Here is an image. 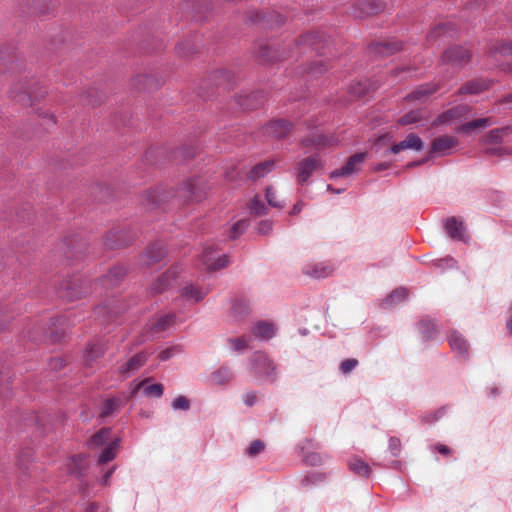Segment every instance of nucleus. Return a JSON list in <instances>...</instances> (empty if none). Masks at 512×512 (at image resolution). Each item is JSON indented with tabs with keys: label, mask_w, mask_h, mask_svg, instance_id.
<instances>
[{
	"label": "nucleus",
	"mask_w": 512,
	"mask_h": 512,
	"mask_svg": "<svg viewBox=\"0 0 512 512\" xmlns=\"http://www.w3.org/2000/svg\"><path fill=\"white\" fill-rule=\"evenodd\" d=\"M250 372L256 378H263L270 382H275L277 379L275 364L267 354L262 351H256L251 355Z\"/></svg>",
	"instance_id": "1"
},
{
	"label": "nucleus",
	"mask_w": 512,
	"mask_h": 512,
	"mask_svg": "<svg viewBox=\"0 0 512 512\" xmlns=\"http://www.w3.org/2000/svg\"><path fill=\"white\" fill-rule=\"evenodd\" d=\"M90 291V283L79 276L65 280L61 283L58 294L66 301H74L85 296Z\"/></svg>",
	"instance_id": "2"
},
{
	"label": "nucleus",
	"mask_w": 512,
	"mask_h": 512,
	"mask_svg": "<svg viewBox=\"0 0 512 512\" xmlns=\"http://www.w3.org/2000/svg\"><path fill=\"white\" fill-rule=\"evenodd\" d=\"M471 47L468 45H452L442 55V62L452 67H463L471 60Z\"/></svg>",
	"instance_id": "3"
},
{
	"label": "nucleus",
	"mask_w": 512,
	"mask_h": 512,
	"mask_svg": "<svg viewBox=\"0 0 512 512\" xmlns=\"http://www.w3.org/2000/svg\"><path fill=\"white\" fill-rule=\"evenodd\" d=\"M217 249L214 245H206L203 248L201 254V262L209 271H217L227 267L230 264V260L228 255L224 254L222 256L216 257Z\"/></svg>",
	"instance_id": "4"
},
{
	"label": "nucleus",
	"mask_w": 512,
	"mask_h": 512,
	"mask_svg": "<svg viewBox=\"0 0 512 512\" xmlns=\"http://www.w3.org/2000/svg\"><path fill=\"white\" fill-rule=\"evenodd\" d=\"M323 164L318 155L308 156L298 162L297 170V182L299 184H305L312 174L319 168H322Z\"/></svg>",
	"instance_id": "5"
},
{
	"label": "nucleus",
	"mask_w": 512,
	"mask_h": 512,
	"mask_svg": "<svg viewBox=\"0 0 512 512\" xmlns=\"http://www.w3.org/2000/svg\"><path fill=\"white\" fill-rule=\"evenodd\" d=\"M181 271L182 268L180 265H174L169 268L151 284L150 293L152 295L161 294L172 287Z\"/></svg>",
	"instance_id": "6"
},
{
	"label": "nucleus",
	"mask_w": 512,
	"mask_h": 512,
	"mask_svg": "<svg viewBox=\"0 0 512 512\" xmlns=\"http://www.w3.org/2000/svg\"><path fill=\"white\" fill-rule=\"evenodd\" d=\"M149 355L144 352H138L128 360L120 364L117 368L118 374L126 379L133 376L136 372H138L147 362Z\"/></svg>",
	"instance_id": "7"
},
{
	"label": "nucleus",
	"mask_w": 512,
	"mask_h": 512,
	"mask_svg": "<svg viewBox=\"0 0 512 512\" xmlns=\"http://www.w3.org/2000/svg\"><path fill=\"white\" fill-rule=\"evenodd\" d=\"M458 143V139L451 135L436 137L431 143L430 154H436L439 156L450 155Z\"/></svg>",
	"instance_id": "8"
},
{
	"label": "nucleus",
	"mask_w": 512,
	"mask_h": 512,
	"mask_svg": "<svg viewBox=\"0 0 512 512\" xmlns=\"http://www.w3.org/2000/svg\"><path fill=\"white\" fill-rule=\"evenodd\" d=\"M177 193L185 202H199L205 195L204 190L199 186L196 179H189L184 182Z\"/></svg>",
	"instance_id": "9"
},
{
	"label": "nucleus",
	"mask_w": 512,
	"mask_h": 512,
	"mask_svg": "<svg viewBox=\"0 0 512 512\" xmlns=\"http://www.w3.org/2000/svg\"><path fill=\"white\" fill-rule=\"evenodd\" d=\"M325 41V36L320 32H310L302 35L300 39L296 42V47L299 49L300 53H306L308 50H315L320 53L321 43Z\"/></svg>",
	"instance_id": "10"
},
{
	"label": "nucleus",
	"mask_w": 512,
	"mask_h": 512,
	"mask_svg": "<svg viewBox=\"0 0 512 512\" xmlns=\"http://www.w3.org/2000/svg\"><path fill=\"white\" fill-rule=\"evenodd\" d=\"M10 95L23 105H28L32 104L33 98H38L41 94H38L33 89L32 85H30L28 81H25L24 83H20L19 86L18 84H13L10 89Z\"/></svg>",
	"instance_id": "11"
},
{
	"label": "nucleus",
	"mask_w": 512,
	"mask_h": 512,
	"mask_svg": "<svg viewBox=\"0 0 512 512\" xmlns=\"http://www.w3.org/2000/svg\"><path fill=\"white\" fill-rule=\"evenodd\" d=\"M249 20L255 24H264L270 28L280 26L285 22V18L278 12L264 13L262 11H252L249 13Z\"/></svg>",
	"instance_id": "12"
},
{
	"label": "nucleus",
	"mask_w": 512,
	"mask_h": 512,
	"mask_svg": "<svg viewBox=\"0 0 512 512\" xmlns=\"http://www.w3.org/2000/svg\"><path fill=\"white\" fill-rule=\"evenodd\" d=\"M134 234L130 231L113 230L106 235L105 246L108 249H116L128 246L132 243Z\"/></svg>",
	"instance_id": "13"
},
{
	"label": "nucleus",
	"mask_w": 512,
	"mask_h": 512,
	"mask_svg": "<svg viewBox=\"0 0 512 512\" xmlns=\"http://www.w3.org/2000/svg\"><path fill=\"white\" fill-rule=\"evenodd\" d=\"M121 312V307L118 300H113L108 304H103L95 307L94 315L101 323L112 322Z\"/></svg>",
	"instance_id": "14"
},
{
	"label": "nucleus",
	"mask_w": 512,
	"mask_h": 512,
	"mask_svg": "<svg viewBox=\"0 0 512 512\" xmlns=\"http://www.w3.org/2000/svg\"><path fill=\"white\" fill-rule=\"evenodd\" d=\"M384 10V4L380 0H359L354 6V15L358 18L371 16Z\"/></svg>",
	"instance_id": "15"
},
{
	"label": "nucleus",
	"mask_w": 512,
	"mask_h": 512,
	"mask_svg": "<svg viewBox=\"0 0 512 512\" xmlns=\"http://www.w3.org/2000/svg\"><path fill=\"white\" fill-rule=\"evenodd\" d=\"M292 129V123L284 120L278 119L273 120L267 123L263 127V133L267 136H271L277 139H282L286 137Z\"/></svg>",
	"instance_id": "16"
},
{
	"label": "nucleus",
	"mask_w": 512,
	"mask_h": 512,
	"mask_svg": "<svg viewBox=\"0 0 512 512\" xmlns=\"http://www.w3.org/2000/svg\"><path fill=\"white\" fill-rule=\"evenodd\" d=\"M470 111L471 107L467 104L456 105L439 114L436 118V123L446 124L454 120H461L466 118Z\"/></svg>",
	"instance_id": "17"
},
{
	"label": "nucleus",
	"mask_w": 512,
	"mask_h": 512,
	"mask_svg": "<svg viewBox=\"0 0 512 512\" xmlns=\"http://www.w3.org/2000/svg\"><path fill=\"white\" fill-rule=\"evenodd\" d=\"M365 156V153H356L352 155L343 167L331 172L330 178L336 179L338 177H346L357 172L359 170L358 166L364 161Z\"/></svg>",
	"instance_id": "18"
},
{
	"label": "nucleus",
	"mask_w": 512,
	"mask_h": 512,
	"mask_svg": "<svg viewBox=\"0 0 512 512\" xmlns=\"http://www.w3.org/2000/svg\"><path fill=\"white\" fill-rule=\"evenodd\" d=\"M106 350L107 346L102 340H96L88 343L84 351L85 364L87 366H91L95 361L104 355Z\"/></svg>",
	"instance_id": "19"
},
{
	"label": "nucleus",
	"mask_w": 512,
	"mask_h": 512,
	"mask_svg": "<svg viewBox=\"0 0 512 512\" xmlns=\"http://www.w3.org/2000/svg\"><path fill=\"white\" fill-rule=\"evenodd\" d=\"M69 317L61 315L51 319V328L48 331V337L52 342L60 341L66 332V327L69 326Z\"/></svg>",
	"instance_id": "20"
},
{
	"label": "nucleus",
	"mask_w": 512,
	"mask_h": 512,
	"mask_svg": "<svg viewBox=\"0 0 512 512\" xmlns=\"http://www.w3.org/2000/svg\"><path fill=\"white\" fill-rule=\"evenodd\" d=\"M440 89L439 83H426L418 86L415 90L409 93L405 99L407 101H420L425 102L429 96L436 93Z\"/></svg>",
	"instance_id": "21"
},
{
	"label": "nucleus",
	"mask_w": 512,
	"mask_h": 512,
	"mask_svg": "<svg viewBox=\"0 0 512 512\" xmlns=\"http://www.w3.org/2000/svg\"><path fill=\"white\" fill-rule=\"evenodd\" d=\"M490 85L491 82L487 79H472L462 85V87L457 91V95H477L487 90L490 87Z\"/></svg>",
	"instance_id": "22"
},
{
	"label": "nucleus",
	"mask_w": 512,
	"mask_h": 512,
	"mask_svg": "<svg viewBox=\"0 0 512 512\" xmlns=\"http://www.w3.org/2000/svg\"><path fill=\"white\" fill-rule=\"evenodd\" d=\"M422 147H423V142H422L421 138L414 133H410L406 136V138L404 140H402L396 144H393L389 150L391 153L397 154L400 151L405 150V149H414V150L419 151L422 149Z\"/></svg>",
	"instance_id": "23"
},
{
	"label": "nucleus",
	"mask_w": 512,
	"mask_h": 512,
	"mask_svg": "<svg viewBox=\"0 0 512 512\" xmlns=\"http://www.w3.org/2000/svg\"><path fill=\"white\" fill-rule=\"evenodd\" d=\"M371 52L380 56H389L402 49V43L399 41H384L372 43L369 46Z\"/></svg>",
	"instance_id": "24"
},
{
	"label": "nucleus",
	"mask_w": 512,
	"mask_h": 512,
	"mask_svg": "<svg viewBox=\"0 0 512 512\" xmlns=\"http://www.w3.org/2000/svg\"><path fill=\"white\" fill-rule=\"evenodd\" d=\"M444 228L447 234L454 240L464 241V225L462 221H458L455 217L447 218L444 222Z\"/></svg>",
	"instance_id": "25"
},
{
	"label": "nucleus",
	"mask_w": 512,
	"mask_h": 512,
	"mask_svg": "<svg viewBox=\"0 0 512 512\" xmlns=\"http://www.w3.org/2000/svg\"><path fill=\"white\" fill-rule=\"evenodd\" d=\"M148 379L142 380L135 384L131 394L135 395L140 389H143V394L149 397L160 398L163 395L164 387L160 383L146 385Z\"/></svg>",
	"instance_id": "26"
},
{
	"label": "nucleus",
	"mask_w": 512,
	"mask_h": 512,
	"mask_svg": "<svg viewBox=\"0 0 512 512\" xmlns=\"http://www.w3.org/2000/svg\"><path fill=\"white\" fill-rule=\"evenodd\" d=\"M125 275L126 270L123 266H114L99 280V283L105 287H114L125 277Z\"/></svg>",
	"instance_id": "27"
},
{
	"label": "nucleus",
	"mask_w": 512,
	"mask_h": 512,
	"mask_svg": "<svg viewBox=\"0 0 512 512\" xmlns=\"http://www.w3.org/2000/svg\"><path fill=\"white\" fill-rule=\"evenodd\" d=\"M175 314L168 313L165 315H162L158 317L155 320H152L149 322V328L152 334H158L165 330H167L169 327H171L175 323Z\"/></svg>",
	"instance_id": "28"
},
{
	"label": "nucleus",
	"mask_w": 512,
	"mask_h": 512,
	"mask_svg": "<svg viewBox=\"0 0 512 512\" xmlns=\"http://www.w3.org/2000/svg\"><path fill=\"white\" fill-rule=\"evenodd\" d=\"M333 271L331 265L326 263L308 264L303 268V273L313 278H325Z\"/></svg>",
	"instance_id": "29"
},
{
	"label": "nucleus",
	"mask_w": 512,
	"mask_h": 512,
	"mask_svg": "<svg viewBox=\"0 0 512 512\" xmlns=\"http://www.w3.org/2000/svg\"><path fill=\"white\" fill-rule=\"evenodd\" d=\"M123 398L121 396H113L105 399L102 402L99 416L102 418L109 417L116 413L123 405Z\"/></svg>",
	"instance_id": "30"
},
{
	"label": "nucleus",
	"mask_w": 512,
	"mask_h": 512,
	"mask_svg": "<svg viewBox=\"0 0 512 512\" xmlns=\"http://www.w3.org/2000/svg\"><path fill=\"white\" fill-rule=\"evenodd\" d=\"M252 333L258 338L269 340L275 336L276 327L272 322L259 321L252 328Z\"/></svg>",
	"instance_id": "31"
},
{
	"label": "nucleus",
	"mask_w": 512,
	"mask_h": 512,
	"mask_svg": "<svg viewBox=\"0 0 512 512\" xmlns=\"http://www.w3.org/2000/svg\"><path fill=\"white\" fill-rule=\"evenodd\" d=\"M448 340H449L451 349L455 353H458L459 355H461L463 357H466L468 355L469 345H468V342L466 341V339L461 334H459L457 331H453L450 334Z\"/></svg>",
	"instance_id": "32"
},
{
	"label": "nucleus",
	"mask_w": 512,
	"mask_h": 512,
	"mask_svg": "<svg viewBox=\"0 0 512 512\" xmlns=\"http://www.w3.org/2000/svg\"><path fill=\"white\" fill-rule=\"evenodd\" d=\"M165 252L161 243H153L147 248L143 261L146 265L157 263L164 257Z\"/></svg>",
	"instance_id": "33"
},
{
	"label": "nucleus",
	"mask_w": 512,
	"mask_h": 512,
	"mask_svg": "<svg viewBox=\"0 0 512 512\" xmlns=\"http://www.w3.org/2000/svg\"><path fill=\"white\" fill-rule=\"evenodd\" d=\"M208 294L207 289H203L200 287H197L193 284L186 285L182 289L181 296L186 299L187 301H193L194 303H197L204 299V297Z\"/></svg>",
	"instance_id": "34"
},
{
	"label": "nucleus",
	"mask_w": 512,
	"mask_h": 512,
	"mask_svg": "<svg viewBox=\"0 0 512 512\" xmlns=\"http://www.w3.org/2000/svg\"><path fill=\"white\" fill-rule=\"evenodd\" d=\"M234 75L227 70H217L211 75V81L216 86H223L224 88H230L235 82Z\"/></svg>",
	"instance_id": "35"
},
{
	"label": "nucleus",
	"mask_w": 512,
	"mask_h": 512,
	"mask_svg": "<svg viewBox=\"0 0 512 512\" xmlns=\"http://www.w3.org/2000/svg\"><path fill=\"white\" fill-rule=\"evenodd\" d=\"M493 124V120L489 117L478 118L462 124L458 128V132L467 134L475 129H484L490 127Z\"/></svg>",
	"instance_id": "36"
},
{
	"label": "nucleus",
	"mask_w": 512,
	"mask_h": 512,
	"mask_svg": "<svg viewBox=\"0 0 512 512\" xmlns=\"http://www.w3.org/2000/svg\"><path fill=\"white\" fill-rule=\"evenodd\" d=\"M408 296V290L404 287H399L393 290L382 302L383 308H391L402 301Z\"/></svg>",
	"instance_id": "37"
},
{
	"label": "nucleus",
	"mask_w": 512,
	"mask_h": 512,
	"mask_svg": "<svg viewBox=\"0 0 512 512\" xmlns=\"http://www.w3.org/2000/svg\"><path fill=\"white\" fill-rule=\"evenodd\" d=\"M119 441L120 440L118 438H115L104 447V449L98 455L99 464L110 462L116 457Z\"/></svg>",
	"instance_id": "38"
},
{
	"label": "nucleus",
	"mask_w": 512,
	"mask_h": 512,
	"mask_svg": "<svg viewBox=\"0 0 512 512\" xmlns=\"http://www.w3.org/2000/svg\"><path fill=\"white\" fill-rule=\"evenodd\" d=\"M262 94L260 92H253L249 95L239 96L238 104L247 110L256 109L258 106L262 104Z\"/></svg>",
	"instance_id": "39"
},
{
	"label": "nucleus",
	"mask_w": 512,
	"mask_h": 512,
	"mask_svg": "<svg viewBox=\"0 0 512 512\" xmlns=\"http://www.w3.org/2000/svg\"><path fill=\"white\" fill-rule=\"evenodd\" d=\"M274 168V161L267 160L255 165L249 172V179L258 180L264 176H266L269 172H271Z\"/></svg>",
	"instance_id": "40"
},
{
	"label": "nucleus",
	"mask_w": 512,
	"mask_h": 512,
	"mask_svg": "<svg viewBox=\"0 0 512 512\" xmlns=\"http://www.w3.org/2000/svg\"><path fill=\"white\" fill-rule=\"evenodd\" d=\"M512 133V126H505L502 128H496L490 130L485 135V142L491 144H499L503 141V138Z\"/></svg>",
	"instance_id": "41"
},
{
	"label": "nucleus",
	"mask_w": 512,
	"mask_h": 512,
	"mask_svg": "<svg viewBox=\"0 0 512 512\" xmlns=\"http://www.w3.org/2000/svg\"><path fill=\"white\" fill-rule=\"evenodd\" d=\"M259 55L264 61L267 62H274L292 57V55L280 54L277 49L271 46L260 47Z\"/></svg>",
	"instance_id": "42"
},
{
	"label": "nucleus",
	"mask_w": 512,
	"mask_h": 512,
	"mask_svg": "<svg viewBox=\"0 0 512 512\" xmlns=\"http://www.w3.org/2000/svg\"><path fill=\"white\" fill-rule=\"evenodd\" d=\"M233 373L227 366H222L218 370L211 373V381L216 385H223L231 381Z\"/></svg>",
	"instance_id": "43"
},
{
	"label": "nucleus",
	"mask_w": 512,
	"mask_h": 512,
	"mask_svg": "<svg viewBox=\"0 0 512 512\" xmlns=\"http://www.w3.org/2000/svg\"><path fill=\"white\" fill-rule=\"evenodd\" d=\"M249 302L242 297L236 298L231 306L232 315L236 319H240L249 313Z\"/></svg>",
	"instance_id": "44"
},
{
	"label": "nucleus",
	"mask_w": 512,
	"mask_h": 512,
	"mask_svg": "<svg viewBox=\"0 0 512 512\" xmlns=\"http://www.w3.org/2000/svg\"><path fill=\"white\" fill-rule=\"evenodd\" d=\"M111 435L110 428H102L98 432H96L88 441V445L90 448H97L103 446L106 442L109 441Z\"/></svg>",
	"instance_id": "45"
},
{
	"label": "nucleus",
	"mask_w": 512,
	"mask_h": 512,
	"mask_svg": "<svg viewBox=\"0 0 512 512\" xmlns=\"http://www.w3.org/2000/svg\"><path fill=\"white\" fill-rule=\"evenodd\" d=\"M349 468L353 473L362 477H369L371 472L370 466L359 458L351 459Z\"/></svg>",
	"instance_id": "46"
},
{
	"label": "nucleus",
	"mask_w": 512,
	"mask_h": 512,
	"mask_svg": "<svg viewBox=\"0 0 512 512\" xmlns=\"http://www.w3.org/2000/svg\"><path fill=\"white\" fill-rule=\"evenodd\" d=\"M419 331L422 335V338L425 341H428L434 337L436 333V327L430 319L424 318L419 322Z\"/></svg>",
	"instance_id": "47"
},
{
	"label": "nucleus",
	"mask_w": 512,
	"mask_h": 512,
	"mask_svg": "<svg viewBox=\"0 0 512 512\" xmlns=\"http://www.w3.org/2000/svg\"><path fill=\"white\" fill-rule=\"evenodd\" d=\"M166 198V194L163 190L160 189H154L149 190L145 194V199L149 206L156 207L160 205L162 201Z\"/></svg>",
	"instance_id": "48"
},
{
	"label": "nucleus",
	"mask_w": 512,
	"mask_h": 512,
	"mask_svg": "<svg viewBox=\"0 0 512 512\" xmlns=\"http://www.w3.org/2000/svg\"><path fill=\"white\" fill-rule=\"evenodd\" d=\"M422 113L420 110H412L399 118L398 123L400 125L415 124L421 121Z\"/></svg>",
	"instance_id": "49"
},
{
	"label": "nucleus",
	"mask_w": 512,
	"mask_h": 512,
	"mask_svg": "<svg viewBox=\"0 0 512 512\" xmlns=\"http://www.w3.org/2000/svg\"><path fill=\"white\" fill-rule=\"evenodd\" d=\"M249 223L247 220L242 219L232 225L229 232V238L234 240L243 234L248 228Z\"/></svg>",
	"instance_id": "50"
},
{
	"label": "nucleus",
	"mask_w": 512,
	"mask_h": 512,
	"mask_svg": "<svg viewBox=\"0 0 512 512\" xmlns=\"http://www.w3.org/2000/svg\"><path fill=\"white\" fill-rule=\"evenodd\" d=\"M32 450L30 448L22 449L18 455L17 459V465L19 469H21L24 473L27 470L26 463L30 462L32 460Z\"/></svg>",
	"instance_id": "51"
},
{
	"label": "nucleus",
	"mask_w": 512,
	"mask_h": 512,
	"mask_svg": "<svg viewBox=\"0 0 512 512\" xmlns=\"http://www.w3.org/2000/svg\"><path fill=\"white\" fill-rule=\"evenodd\" d=\"M324 478V474L319 472L308 474L301 480V486L304 488H309L312 485L322 482Z\"/></svg>",
	"instance_id": "52"
},
{
	"label": "nucleus",
	"mask_w": 512,
	"mask_h": 512,
	"mask_svg": "<svg viewBox=\"0 0 512 512\" xmlns=\"http://www.w3.org/2000/svg\"><path fill=\"white\" fill-rule=\"evenodd\" d=\"M171 407L175 411L180 410L186 412L190 409L191 403L186 396L179 395L171 402Z\"/></svg>",
	"instance_id": "53"
},
{
	"label": "nucleus",
	"mask_w": 512,
	"mask_h": 512,
	"mask_svg": "<svg viewBox=\"0 0 512 512\" xmlns=\"http://www.w3.org/2000/svg\"><path fill=\"white\" fill-rule=\"evenodd\" d=\"M249 210H250L251 214H254L256 216H261L266 213L267 209H266L265 204L256 196L250 201Z\"/></svg>",
	"instance_id": "54"
},
{
	"label": "nucleus",
	"mask_w": 512,
	"mask_h": 512,
	"mask_svg": "<svg viewBox=\"0 0 512 512\" xmlns=\"http://www.w3.org/2000/svg\"><path fill=\"white\" fill-rule=\"evenodd\" d=\"M493 55L500 54L501 56L512 55V41L502 42L491 50Z\"/></svg>",
	"instance_id": "55"
},
{
	"label": "nucleus",
	"mask_w": 512,
	"mask_h": 512,
	"mask_svg": "<svg viewBox=\"0 0 512 512\" xmlns=\"http://www.w3.org/2000/svg\"><path fill=\"white\" fill-rule=\"evenodd\" d=\"M265 197H266L268 204L272 207L282 208L284 206L283 203L277 201L276 190L271 186L266 188Z\"/></svg>",
	"instance_id": "56"
},
{
	"label": "nucleus",
	"mask_w": 512,
	"mask_h": 512,
	"mask_svg": "<svg viewBox=\"0 0 512 512\" xmlns=\"http://www.w3.org/2000/svg\"><path fill=\"white\" fill-rule=\"evenodd\" d=\"M231 348L236 352H241L248 348V340L245 337L230 338Z\"/></svg>",
	"instance_id": "57"
},
{
	"label": "nucleus",
	"mask_w": 512,
	"mask_h": 512,
	"mask_svg": "<svg viewBox=\"0 0 512 512\" xmlns=\"http://www.w3.org/2000/svg\"><path fill=\"white\" fill-rule=\"evenodd\" d=\"M265 449V444L261 440H254L248 446L246 452L250 457H255Z\"/></svg>",
	"instance_id": "58"
},
{
	"label": "nucleus",
	"mask_w": 512,
	"mask_h": 512,
	"mask_svg": "<svg viewBox=\"0 0 512 512\" xmlns=\"http://www.w3.org/2000/svg\"><path fill=\"white\" fill-rule=\"evenodd\" d=\"M301 144L305 147H309V146H316V147H319V146H325L327 144V139L326 137L320 135V136H317L315 138H304L301 140Z\"/></svg>",
	"instance_id": "59"
},
{
	"label": "nucleus",
	"mask_w": 512,
	"mask_h": 512,
	"mask_svg": "<svg viewBox=\"0 0 512 512\" xmlns=\"http://www.w3.org/2000/svg\"><path fill=\"white\" fill-rule=\"evenodd\" d=\"M358 365V360L354 358H348L341 362L340 371L343 374H348L353 371Z\"/></svg>",
	"instance_id": "60"
},
{
	"label": "nucleus",
	"mask_w": 512,
	"mask_h": 512,
	"mask_svg": "<svg viewBox=\"0 0 512 512\" xmlns=\"http://www.w3.org/2000/svg\"><path fill=\"white\" fill-rule=\"evenodd\" d=\"M176 50L181 56H188L196 52V48L185 42H179L176 46Z\"/></svg>",
	"instance_id": "61"
},
{
	"label": "nucleus",
	"mask_w": 512,
	"mask_h": 512,
	"mask_svg": "<svg viewBox=\"0 0 512 512\" xmlns=\"http://www.w3.org/2000/svg\"><path fill=\"white\" fill-rule=\"evenodd\" d=\"M12 65L13 62L9 60L7 52L0 49V73L6 72V70L10 69Z\"/></svg>",
	"instance_id": "62"
},
{
	"label": "nucleus",
	"mask_w": 512,
	"mask_h": 512,
	"mask_svg": "<svg viewBox=\"0 0 512 512\" xmlns=\"http://www.w3.org/2000/svg\"><path fill=\"white\" fill-rule=\"evenodd\" d=\"M389 451L393 456H398L401 451V442L400 439L397 437H390L389 438Z\"/></svg>",
	"instance_id": "63"
},
{
	"label": "nucleus",
	"mask_w": 512,
	"mask_h": 512,
	"mask_svg": "<svg viewBox=\"0 0 512 512\" xmlns=\"http://www.w3.org/2000/svg\"><path fill=\"white\" fill-rule=\"evenodd\" d=\"M327 70L326 66L321 62H315L312 64V66L309 68L308 73L312 76L316 77L322 73H324Z\"/></svg>",
	"instance_id": "64"
}]
</instances>
